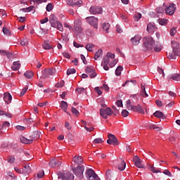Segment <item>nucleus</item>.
Returning a JSON list of instances; mask_svg holds the SVG:
<instances>
[{
  "label": "nucleus",
  "instance_id": "nucleus-20",
  "mask_svg": "<svg viewBox=\"0 0 180 180\" xmlns=\"http://www.w3.org/2000/svg\"><path fill=\"white\" fill-rule=\"evenodd\" d=\"M132 110L134 112H138V113H141L142 115H143V113H144V110H143V107H141V105H134L132 107Z\"/></svg>",
  "mask_w": 180,
  "mask_h": 180
},
{
  "label": "nucleus",
  "instance_id": "nucleus-50",
  "mask_svg": "<svg viewBox=\"0 0 180 180\" xmlns=\"http://www.w3.org/2000/svg\"><path fill=\"white\" fill-rule=\"evenodd\" d=\"M150 169L154 174H158V172H161V171H160L159 169H155V168L153 165L150 167Z\"/></svg>",
  "mask_w": 180,
  "mask_h": 180
},
{
  "label": "nucleus",
  "instance_id": "nucleus-63",
  "mask_svg": "<svg viewBox=\"0 0 180 180\" xmlns=\"http://www.w3.org/2000/svg\"><path fill=\"white\" fill-rule=\"evenodd\" d=\"M106 57H108V58H111V60H113V58H115V54L108 52L107 53Z\"/></svg>",
  "mask_w": 180,
  "mask_h": 180
},
{
  "label": "nucleus",
  "instance_id": "nucleus-17",
  "mask_svg": "<svg viewBox=\"0 0 180 180\" xmlns=\"http://www.w3.org/2000/svg\"><path fill=\"white\" fill-rule=\"evenodd\" d=\"M146 30L148 33H154V32L157 31V27H155V25L150 22L148 24Z\"/></svg>",
  "mask_w": 180,
  "mask_h": 180
},
{
  "label": "nucleus",
  "instance_id": "nucleus-12",
  "mask_svg": "<svg viewBox=\"0 0 180 180\" xmlns=\"http://www.w3.org/2000/svg\"><path fill=\"white\" fill-rule=\"evenodd\" d=\"M59 178L63 180H74V174L70 172L63 173L60 174Z\"/></svg>",
  "mask_w": 180,
  "mask_h": 180
},
{
  "label": "nucleus",
  "instance_id": "nucleus-53",
  "mask_svg": "<svg viewBox=\"0 0 180 180\" xmlns=\"http://www.w3.org/2000/svg\"><path fill=\"white\" fill-rule=\"evenodd\" d=\"M11 126V124L8 122H4L1 125H0V129H4V127H9Z\"/></svg>",
  "mask_w": 180,
  "mask_h": 180
},
{
  "label": "nucleus",
  "instance_id": "nucleus-25",
  "mask_svg": "<svg viewBox=\"0 0 180 180\" xmlns=\"http://www.w3.org/2000/svg\"><path fill=\"white\" fill-rule=\"evenodd\" d=\"M118 169L120 171H124L126 169V162L124 160H121L120 163L118 165Z\"/></svg>",
  "mask_w": 180,
  "mask_h": 180
},
{
  "label": "nucleus",
  "instance_id": "nucleus-10",
  "mask_svg": "<svg viewBox=\"0 0 180 180\" xmlns=\"http://www.w3.org/2000/svg\"><path fill=\"white\" fill-rule=\"evenodd\" d=\"M42 75L41 76V78H49L50 75H54V71H53L52 69H45L42 70Z\"/></svg>",
  "mask_w": 180,
  "mask_h": 180
},
{
  "label": "nucleus",
  "instance_id": "nucleus-31",
  "mask_svg": "<svg viewBox=\"0 0 180 180\" xmlns=\"http://www.w3.org/2000/svg\"><path fill=\"white\" fill-rule=\"evenodd\" d=\"M95 47V45L92 44H87L85 46V49H86L87 51H94V49Z\"/></svg>",
  "mask_w": 180,
  "mask_h": 180
},
{
  "label": "nucleus",
  "instance_id": "nucleus-34",
  "mask_svg": "<svg viewBox=\"0 0 180 180\" xmlns=\"http://www.w3.org/2000/svg\"><path fill=\"white\" fill-rule=\"evenodd\" d=\"M56 27L60 32H63V30H64V28L63 27V24L60 21L57 22V23L56 24Z\"/></svg>",
  "mask_w": 180,
  "mask_h": 180
},
{
  "label": "nucleus",
  "instance_id": "nucleus-44",
  "mask_svg": "<svg viewBox=\"0 0 180 180\" xmlns=\"http://www.w3.org/2000/svg\"><path fill=\"white\" fill-rule=\"evenodd\" d=\"M65 85V82L64 81H60V82L57 83L55 86L56 88H63Z\"/></svg>",
  "mask_w": 180,
  "mask_h": 180
},
{
  "label": "nucleus",
  "instance_id": "nucleus-52",
  "mask_svg": "<svg viewBox=\"0 0 180 180\" xmlns=\"http://www.w3.org/2000/svg\"><path fill=\"white\" fill-rule=\"evenodd\" d=\"M158 22L162 26L167 25V20L165 19L159 18Z\"/></svg>",
  "mask_w": 180,
  "mask_h": 180
},
{
  "label": "nucleus",
  "instance_id": "nucleus-27",
  "mask_svg": "<svg viewBox=\"0 0 180 180\" xmlns=\"http://www.w3.org/2000/svg\"><path fill=\"white\" fill-rule=\"evenodd\" d=\"M61 165V162H59L58 163L56 162V160H51L49 162V167H52L54 168V167H60Z\"/></svg>",
  "mask_w": 180,
  "mask_h": 180
},
{
  "label": "nucleus",
  "instance_id": "nucleus-54",
  "mask_svg": "<svg viewBox=\"0 0 180 180\" xmlns=\"http://www.w3.org/2000/svg\"><path fill=\"white\" fill-rule=\"evenodd\" d=\"M175 34H176V27H173L170 30V35L173 37Z\"/></svg>",
  "mask_w": 180,
  "mask_h": 180
},
{
  "label": "nucleus",
  "instance_id": "nucleus-55",
  "mask_svg": "<svg viewBox=\"0 0 180 180\" xmlns=\"http://www.w3.org/2000/svg\"><path fill=\"white\" fill-rule=\"evenodd\" d=\"M8 162H9L10 164H13L15 162V157L14 156H10L8 160H7Z\"/></svg>",
  "mask_w": 180,
  "mask_h": 180
},
{
  "label": "nucleus",
  "instance_id": "nucleus-56",
  "mask_svg": "<svg viewBox=\"0 0 180 180\" xmlns=\"http://www.w3.org/2000/svg\"><path fill=\"white\" fill-rule=\"evenodd\" d=\"M27 89H29L27 86H25L24 89H22V91L20 92V96H23L26 94V92H27Z\"/></svg>",
  "mask_w": 180,
  "mask_h": 180
},
{
  "label": "nucleus",
  "instance_id": "nucleus-35",
  "mask_svg": "<svg viewBox=\"0 0 180 180\" xmlns=\"http://www.w3.org/2000/svg\"><path fill=\"white\" fill-rule=\"evenodd\" d=\"M42 47L43 49H44V50H51V49H53V47L50 46V44H49V42H46V41H45L42 44Z\"/></svg>",
  "mask_w": 180,
  "mask_h": 180
},
{
  "label": "nucleus",
  "instance_id": "nucleus-38",
  "mask_svg": "<svg viewBox=\"0 0 180 180\" xmlns=\"http://www.w3.org/2000/svg\"><path fill=\"white\" fill-rule=\"evenodd\" d=\"M122 71H123V67L118 66L117 69L115 70V75L119 77L122 74Z\"/></svg>",
  "mask_w": 180,
  "mask_h": 180
},
{
  "label": "nucleus",
  "instance_id": "nucleus-45",
  "mask_svg": "<svg viewBox=\"0 0 180 180\" xmlns=\"http://www.w3.org/2000/svg\"><path fill=\"white\" fill-rule=\"evenodd\" d=\"M71 112L75 116H79V111H78L75 108L72 107Z\"/></svg>",
  "mask_w": 180,
  "mask_h": 180
},
{
  "label": "nucleus",
  "instance_id": "nucleus-33",
  "mask_svg": "<svg viewBox=\"0 0 180 180\" xmlns=\"http://www.w3.org/2000/svg\"><path fill=\"white\" fill-rule=\"evenodd\" d=\"M24 75L26 78H28L29 79H30V78H32V77L34 75L33 74L32 71H27L24 73Z\"/></svg>",
  "mask_w": 180,
  "mask_h": 180
},
{
  "label": "nucleus",
  "instance_id": "nucleus-22",
  "mask_svg": "<svg viewBox=\"0 0 180 180\" xmlns=\"http://www.w3.org/2000/svg\"><path fill=\"white\" fill-rule=\"evenodd\" d=\"M20 140L23 144H32L33 143V139H27L25 136H20Z\"/></svg>",
  "mask_w": 180,
  "mask_h": 180
},
{
  "label": "nucleus",
  "instance_id": "nucleus-40",
  "mask_svg": "<svg viewBox=\"0 0 180 180\" xmlns=\"http://www.w3.org/2000/svg\"><path fill=\"white\" fill-rule=\"evenodd\" d=\"M109 63H110V59L109 58H108V56H104L103 60L101 63V65H103V64L109 65Z\"/></svg>",
  "mask_w": 180,
  "mask_h": 180
},
{
  "label": "nucleus",
  "instance_id": "nucleus-4",
  "mask_svg": "<svg viewBox=\"0 0 180 180\" xmlns=\"http://www.w3.org/2000/svg\"><path fill=\"white\" fill-rule=\"evenodd\" d=\"M85 170V167L84 166H77V168L73 169V172L76 176L82 179L84 178V171Z\"/></svg>",
  "mask_w": 180,
  "mask_h": 180
},
{
  "label": "nucleus",
  "instance_id": "nucleus-39",
  "mask_svg": "<svg viewBox=\"0 0 180 180\" xmlns=\"http://www.w3.org/2000/svg\"><path fill=\"white\" fill-rule=\"evenodd\" d=\"M172 79L173 81H180V75L178 73L172 75Z\"/></svg>",
  "mask_w": 180,
  "mask_h": 180
},
{
  "label": "nucleus",
  "instance_id": "nucleus-5",
  "mask_svg": "<svg viewBox=\"0 0 180 180\" xmlns=\"http://www.w3.org/2000/svg\"><path fill=\"white\" fill-rule=\"evenodd\" d=\"M100 115L103 119H108V116H112L113 112L110 108H107L105 109L101 108L100 110Z\"/></svg>",
  "mask_w": 180,
  "mask_h": 180
},
{
  "label": "nucleus",
  "instance_id": "nucleus-1",
  "mask_svg": "<svg viewBox=\"0 0 180 180\" xmlns=\"http://www.w3.org/2000/svg\"><path fill=\"white\" fill-rule=\"evenodd\" d=\"M172 52L168 56L169 60H176V56H180L179 44L175 41H172Z\"/></svg>",
  "mask_w": 180,
  "mask_h": 180
},
{
  "label": "nucleus",
  "instance_id": "nucleus-26",
  "mask_svg": "<svg viewBox=\"0 0 180 180\" xmlns=\"http://www.w3.org/2000/svg\"><path fill=\"white\" fill-rule=\"evenodd\" d=\"M141 95L143 98L148 97V94H147V91H146V86H143V84H141Z\"/></svg>",
  "mask_w": 180,
  "mask_h": 180
},
{
  "label": "nucleus",
  "instance_id": "nucleus-46",
  "mask_svg": "<svg viewBox=\"0 0 180 180\" xmlns=\"http://www.w3.org/2000/svg\"><path fill=\"white\" fill-rule=\"evenodd\" d=\"M134 19L135 22H139V20H140V19H141V13H136L134 15Z\"/></svg>",
  "mask_w": 180,
  "mask_h": 180
},
{
  "label": "nucleus",
  "instance_id": "nucleus-49",
  "mask_svg": "<svg viewBox=\"0 0 180 180\" xmlns=\"http://www.w3.org/2000/svg\"><path fill=\"white\" fill-rule=\"evenodd\" d=\"M2 53L7 56L8 58H13V54L12 53H8L5 51H2Z\"/></svg>",
  "mask_w": 180,
  "mask_h": 180
},
{
  "label": "nucleus",
  "instance_id": "nucleus-15",
  "mask_svg": "<svg viewBox=\"0 0 180 180\" xmlns=\"http://www.w3.org/2000/svg\"><path fill=\"white\" fill-rule=\"evenodd\" d=\"M85 71L86 74L90 76V78H95V77L96 76V72H95V70L92 69L89 66L86 68Z\"/></svg>",
  "mask_w": 180,
  "mask_h": 180
},
{
  "label": "nucleus",
  "instance_id": "nucleus-23",
  "mask_svg": "<svg viewBox=\"0 0 180 180\" xmlns=\"http://www.w3.org/2000/svg\"><path fill=\"white\" fill-rule=\"evenodd\" d=\"M20 68V61H15L13 62L11 69L13 71H18Z\"/></svg>",
  "mask_w": 180,
  "mask_h": 180
},
{
  "label": "nucleus",
  "instance_id": "nucleus-24",
  "mask_svg": "<svg viewBox=\"0 0 180 180\" xmlns=\"http://www.w3.org/2000/svg\"><path fill=\"white\" fill-rule=\"evenodd\" d=\"M153 115H155V117H158V119H165V115H164V113L161 111H156L153 113Z\"/></svg>",
  "mask_w": 180,
  "mask_h": 180
},
{
  "label": "nucleus",
  "instance_id": "nucleus-51",
  "mask_svg": "<svg viewBox=\"0 0 180 180\" xmlns=\"http://www.w3.org/2000/svg\"><path fill=\"white\" fill-rule=\"evenodd\" d=\"M86 34L87 36H94L95 34V32H94V31L91 29H88L86 31Z\"/></svg>",
  "mask_w": 180,
  "mask_h": 180
},
{
  "label": "nucleus",
  "instance_id": "nucleus-59",
  "mask_svg": "<svg viewBox=\"0 0 180 180\" xmlns=\"http://www.w3.org/2000/svg\"><path fill=\"white\" fill-rule=\"evenodd\" d=\"M158 72H159V74L160 75H162V77H163V78L165 77V74L164 73V70H162V68H158Z\"/></svg>",
  "mask_w": 180,
  "mask_h": 180
},
{
  "label": "nucleus",
  "instance_id": "nucleus-43",
  "mask_svg": "<svg viewBox=\"0 0 180 180\" xmlns=\"http://www.w3.org/2000/svg\"><path fill=\"white\" fill-rule=\"evenodd\" d=\"M93 143L94 144H101V143H103V140L102 138H96L94 140Z\"/></svg>",
  "mask_w": 180,
  "mask_h": 180
},
{
  "label": "nucleus",
  "instance_id": "nucleus-21",
  "mask_svg": "<svg viewBox=\"0 0 180 180\" xmlns=\"http://www.w3.org/2000/svg\"><path fill=\"white\" fill-rule=\"evenodd\" d=\"M73 162L75 164H77V165H81V164H83L84 160L82 159V157L81 156H75L73 158Z\"/></svg>",
  "mask_w": 180,
  "mask_h": 180
},
{
  "label": "nucleus",
  "instance_id": "nucleus-8",
  "mask_svg": "<svg viewBox=\"0 0 180 180\" xmlns=\"http://www.w3.org/2000/svg\"><path fill=\"white\" fill-rule=\"evenodd\" d=\"M90 13L91 15H101L103 12V9L100 6H91L89 9Z\"/></svg>",
  "mask_w": 180,
  "mask_h": 180
},
{
  "label": "nucleus",
  "instance_id": "nucleus-3",
  "mask_svg": "<svg viewBox=\"0 0 180 180\" xmlns=\"http://www.w3.org/2000/svg\"><path fill=\"white\" fill-rule=\"evenodd\" d=\"M86 176L88 180H101L98 174L92 169H88L86 172Z\"/></svg>",
  "mask_w": 180,
  "mask_h": 180
},
{
  "label": "nucleus",
  "instance_id": "nucleus-13",
  "mask_svg": "<svg viewBox=\"0 0 180 180\" xmlns=\"http://www.w3.org/2000/svg\"><path fill=\"white\" fill-rule=\"evenodd\" d=\"M133 161L137 168H144V165L141 164V159H140L139 156H134L133 158Z\"/></svg>",
  "mask_w": 180,
  "mask_h": 180
},
{
  "label": "nucleus",
  "instance_id": "nucleus-9",
  "mask_svg": "<svg viewBox=\"0 0 180 180\" xmlns=\"http://www.w3.org/2000/svg\"><path fill=\"white\" fill-rule=\"evenodd\" d=\"M81 25H82V22L81 21V20H76L75 21V32H77V33H82V30H84V29L82 28V27H81Z\"/></svg>",
  "mask_w": 180,
  "mask_h": 180
},
{
  "label": "nucleus",
  "instance_id": "nucleus-62",
  "mask_svg": "<svg viewBox=\"0 0 180 180\" xmlns=\"http://www.w3.org/2000/svg\"><path fill=\"white\" fill-rule=\"evenodd\" d=\"M122 116H123L124 117H127V116H129V111H127V110H123L122 111Z\"/></svg>",
  "mask_w": 180,
  "mask_h": 180
},
{
  "label": "nucleus",
  "instance_id": "nucleus-28",
  "mask_svg": "<svg viewBox=\"0 0 180 180\" xmlns=\"http://www.w3.org/2000/svg\"><path fill=\"white\" fill-rule=\"evenodd\" d=\"M161 50H162V46L160 45V44H154V46H153V51H156V53H158V51H161Z\"/></svg>",
  "mask_w": 180,
  "mask_h": 180
},
{
  "label": "nucleus",
  "instance_id": "nucleus-60",
  "mask_svg": "<svg viewBox=\"0 0 180 180\" xmlns=\"http://www.w3.org/2000/svg\"><path fill=\"white\" fill-rule=\"evenodd\" d=\"M20 44L21 46H27V44H29V41H27L26 39H24L20 41Z\"/></svg>",
  "mask_w": 180,
  "mask_h": 180
},
{
  "label": "nucleus",
  "instance_id": "nucleus-14",
  "mask_svg": "<svg viewBox=\"0 0 180 180\" xmlns=\"http://www.w3.org/2000/svg\"><path fill=\"white\" fill-rule=\"evenodd\" d=\"M67 4L70 6H79V5H82V1L78 0H68Z\"/></svg>",
  "mask_w": 180,
  "mask_h": 180
},
{
  "label": "nucleus",
  "instance_id": "nucleus-42",
  "mask_svg": "<svg viewBox=\"0 0 180 180\" xmlns=\"http://www.w3.org/2000/svg\"><path fill=\"white\" fill-rule=\"evenodd\" d=\"M130 82L131 84H133V85H136V80H131V81L127 80L124 84H122V86H126V85H128L129 86H131Z\"/></svg>",
  "mask_w": 180,
  "mask_h": 180
},
{
  "label": "nucleus",
  "instance_id": "nucleus-29",
  "mask_svg": "<svg viewBox=\"0 0 180 180\" xmlns=\"http://www.w3.org/2000/svg\"><path fill=\"white\" fill-rule=\"evenodd\" d=\"M22 172H24V174H30V172H32L30 166L29 165H26L22 169Z\"/></svg>",
  "mask_w": 180,
  "mask_h": 180
},
{
  "label": "nucleus",
  "instance_id": "nucleus-2",
  "mask_svg": "<svg viewBox=\"0 0 180 180\" xmlns=\"http://www.w3.org/2000/svg\"><path fill=\"white\" fill-rule=\"evenodd\" d=\"M155 42L151 37H147L143 39V45L148 50L153 51V47H154Z\"/></svg>",
  "mask_w": 180,
  "mask_h": 180
},
{
  "label": "nucleus",
  "instance_id": "nucleus-19",
  "mask_svg": "<svg viewBox=\"0 0 180 180\" xmlns=\"http://www.w3.org/2000/svg\"><path fill=\"white\" fill-rule=\"evenodd\" d=\"M4 101L7 103V105H9L11 102H12V96L9 93H5L4 96Z\"/></svg>",
  "mask_w": 180,
  "mask_h": 180
},
{
  "label": "nucleus",
  "instance_id": "nucleus-32",
  "mask_svg": "<svg viewBox=\"0 0 180 180\" xmlns=\"http://www.w3.org/2000/svg\"><path fill=\"white\" fill-rule=\"evenodd\" d=\"M110 27V24L109 23H103V29L105 33H109V29Z\"/></svg>",
  "mask_w": 180,
  "mask_h": 180
},
{
  "label": "nucleus",
  "instance_id": "nucleus-18",
  "mask_svg": "<svg viewBox=\"0 0 180 180\" xmlns=\"http://www.w3.org/2000/svg\"><path fill=\"white\" fill-rule=\"evenodd\" d=\"M141 40V37L139 35H135L134 37L131 39V41L134 46H137L140 44V41Z\"/></svg>",
  "mask_w": 180,
  "mask_h": 180
},
{
  "label": "nucleus",
  "instance_id": "nucleus-11",
  "mask_svg": "<svg viewBox=\"0 0 180 180\" xmlns=\"http://www.w3.org/2000/svg\"><path fill=\"white\" fill-rule=\"evenodd\" d=\"M176 9V6L174 4H170L169 6L165 8V12L167 15H173Z\"/></svg>",
  "mask_w": 180,
  "mask_h": 180
},
{
  "label": "nucleus",
  "instance_id": "nucleus-37",
  "mask_svg": "<svg viewBox=\"0 0 180 180\" xmlns=\"http://www.w3.org/2000/svg\"><path fill=\"white\" fill-rule=\"evenodd\" d=\"M40 134L41 133L39 131H35L34 132H33V134H32L33 140L34 139L37 140L38 139H40Z\"/></svg>",
  "mask_w": 180,
  "mask_h": 180
},
{
  "label": "nucleus",
  "instance_id": "nucleus-58",
  "mask_svg": "<svg viewBox=\"0 0 180 180\" xmlns=\"http://www.w3.org/2000/svg\"><path fill=\"white\" fill-rule=\"evenodd\" d=\"M117 64V60H113L110 64V68H113Z\"/></svg>",
  "mask_w": 180,
  "mask_h": 180
},
{
  "label": "nucleus",
  "instance_id": "nucleus-61",
  "mask_svg": "<svg viewBox=\"0 0 180 180\" xmlns=\"http://www.w3.org/2000/svg\"><path fill=\"white\" fill-rule=\"evenodd\" d=\"M120 18H121V19H122V20H124V22H129V18L125 15L121 14Z\"/></svg>",
  "mask_w": 180,
  "mask_h": 180
},
{
  "label": "nucleus",
  "instance_id": "nucleus-57",
  "mask_svg": "<svg viewBox=\"0 0 180 180\" xmlns=\"http://www.w3.org/2000/svg\"><path fill=\"white\" fill-rule=\"evenodd\" d=\"M112 174H113V173H112V171H110V170H108V171L106 172V173H105V175H106L108 179L112 178Z\"/></svg>",
  "mask_w": 180,
  "mask_h": 180
},
{
  "label": "nucleus",
  "instance_id": "nucleus-48",
  "mask_svg": "<svg viewBox=\"0 0 180 180\" xmlns=\"http://www.w3.org/2000/svg\"><path fill=\"white\" fill-rule=\"evenodd\" d=\"M53 4L49 3V4L46 6V9L47 12H51V11H53Z\"/></svg>",
  "mask_w": 180,
  "mask_h": 180
},
{
  "label": "nucleus",
  "instance_id": "nucleus-41",
  "mask_svg": "<svg viewBox=\"0 0 180 180\" xmlns=\"http://www.w3.org/2000/svg\"><path fill=\"white\" fill-rule=\"evenodd\" d=\"M3 33L4 34H5L6 36H11V31L9 30H8L7 27H3Z\"/></svg>",
  "mask_w": 180,
  "mask_h": 180
},
{
  "label": "nucleus",
  "instance_id": "nucleus-6",
  "mask_svg": "<svg viewBox=\"0 0 180 180\" xmlns=\"http://www.w3.org/2000/svg\"><path fill=\"white\" fill-rule=\"evenodd\" d=\"M86 20L89 25L94 26L95 29H98V18L94 16L87 17Z\"/></svg>",
  "mask_w": 180,
  "mask_h": 180
},
{
  "label": "nucleus",
  "instance_id": "nucleus-30",
  "mask_svg": "<svg viewBox=\"0 0 180 180\" xmlns=\"http://www.w3.org/2000/svg\"><path fill=\"white\" fill-rule=\"evenodd\" d=\"M60 108L64 110L65 112H67V108H68V104L67 102L62 101L60 103Z\"/></svg>",
  "mask_w": 180,
  "mask_h": 180
},
{
  "label": "nucleus",
  "instance_id": "nucleus-16",
  "mask_svg": "<svg viewBox=\"0 0 180 180\" xmlns=\"http://www.w3.org/2000/svg\"><path fill=\"white\" fill-rule=\"evenodd\" d=\"M57 22H58L57 17L54 14H51L49 16V22L51 23V26L56 28V24Z\"/></svg>",
  "mask_w": 180,
  "mask_h": 180
},
{
  "label": "nucleus",
  "instance_id": "nucleus-47",
  "mask_svg": "<svg viewBox=\"0 0 180 180\" xmlns=\"http://www.w3.org/2000/svg\"><path fill=\"white\" fill-rule=\"evenodd\" d=\"M77 72V70L74 68L68 69L67 70V75H71V74H75Z\"/></svg>",
  "mask_w": 180,
  "mask_h": 180
},
{
  "label": "nucleus",
  "instance_id": "nucleus-64",
  "mask_svg": "<svg viewBox=\"0 0 180 180\" xmlns=\"http://www.w3.org/2000/svg\"><path fill=\"white\" fill-rule=\"evenodd\" d=\"M38 178H42L44 176V170H40L39 173L37 174Z\"/></svg>",
  "mask_w": 180,
  "mask_h": 180
},
{
  "label": "nucleus",
  "instance_id": "nucleus-7",
  "mask_svg": "<svg viewBox=\"0 0 180 180\" xmlns=\"http://www.w3.org/2000/svg\"><path fill=\"white\" fill-rule=\"evenodd\" d=\"M108 144L114 146H118L119 145V141L117 140V138L112 134H108V139L107 140Z\"/></svg>",
  "mask_w": 180,
  "mask_h": 180
},
{
  "label": "nucleus",
  "instance_id": "nucleus-36",
  "mask_svg": "<svg viewBox=\"0 0 180 180\" xmlns=\"http://www.w3.org/2000/svg\"><path fill=\"white\" fill-rule=\"evenodd\" d=\"M103 51L102 49H98V51L95 53L94 59L98 60L99 57H102Z\"/></svg>",
  "mask_w": 180,
  "mask_h": 180
}]
</instances>
